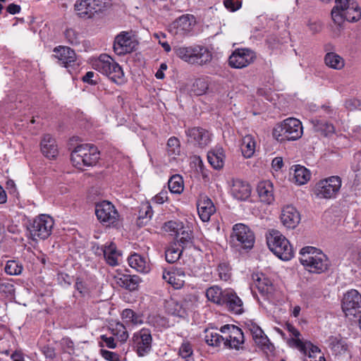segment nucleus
<instances>
[{"label": "nucleus", "mask_w": 361, "mask_h": 361, "mask_svg": "<svg viewBox=\"0 0 361 361\" xmlns=\"http://www.w3.org/2000/svg\"><path fill=\"white\" fill-rule=\"evenodd\" d=\"M328 346L335 355H341L348 350V345L345 340L338 336L329 338Z\"/></svg>", "instance_id": "37"}, {"label": "nucleus", "mask_w": 361, "mask_h": 361, "mask_svg": "<svg viewBox=\"0 0 361 361\" xmlns=\"http://www.w3.org/2000/svg\"><path fill=\"white\" fill-rule=\"evenodd\" d=\"M269 249L279 259L288 261L294 256L289 240L279 231L271 230L267 235Z\"/></svg>", "instance_id": "5"}, {"label": "nucleus", "mask_w": 361, "mask_h": 361, "mask_svg": "<svg viewBox=\"0 0 361 361\" xmlns=\"http://www.w3.org/2000/svg\"><path fill=\"white\" fill-rule=\"evenodd\" d=\"M31 238L33 241L37 243L45 240V214H41L37 219H35L32 224L28 227Z\"/></svg>", "instance_id": "24"}, {"label": "nucleus", "mask_w": 361, "mask_h": 361, "mask_svg": "<svg viewBox=\"0 0 361 361\" xmlns=\"http://www.w3.org/2000/svg\"><path fill=\"white\" fill-rule=\"evenodd\" d=\"M129 266L140 273L147 274L150 271V265L146 257L137 253L132 254L128 258Z\"/></svg>", "instance_id": "30"}, {"label": "nucleus", "mask_w": 361, "mask_h": 361, "mask_svg": "<svg viewBox=\"0 0 361 361\" xmlns=\"http://www.w3.org/2000/svg\"><path fill=\"white\" fill-rule=\"evenodd\" d=\"M185 134L190 142L200 147L207 146L211 141L209 132L201 127L188 128Z\"/></svg>", "instance_id": "19"}, {"label": "nucleus", "mask_w": 361, "mask_h": 361, "mask_svg": "<svg viewBox=\"0 0 361 361\" xmlns=\"http://www.w3.org/2000/svg\"><path fill=\"white\" fill-rule=\"evenodd\" d=\"M197 212L200 219L204 222L209 221L212 214L216 211L215 206L212 201L207 197H201L197 202Z\"/></svg>", "instance_id": "26"}, {"label": "nucleus", "mask_w": 361, "mask_h": 361, "mask_svg": "<svg viewBox=\"0 0 361 361\" xmlns=\"http://www.w3.org/2000/svg\"><path fill=\"white\" fill-rule=\"evenodd\" d=\"M314 127L316 131L321 132L325 136L334 132V126L324 121H315L314 122Z\"/></svg>", "instance_id": "48"}, {"label": "nucleus", "mask_w": 361, "mask_h": 361, "mask_svg": "<svg viewBox=\"0 0 361 361\" xmlns=\"http://www.w3.org/2000/svg\"><path fill=\"white\" fill-rule=\"evenodd\" d=\"M182 253V249L180 248V245L174 243L171 245L165 252L166 260L169 263H174L179 259Z\"/></svg>", "instance_id": "45"}, {"label": "nucleus", "mask_w": 361, "mask_h": 361, "mask_svg": "<svg viewBox=\"0 0 361 361\" xmlns=\"http://www.w3.org/2000/svg\"><path fill=\"white\" fill-rule=\"evenodd\" d=\"M204 340L209 345L218 347L224 343V334L220 335L213 329H206Z\"/></svg>", "instance_id": "42"}, {"label": "nucleus", "mask_w": 361, "mask_h": 361, "mask_svg": "<svg viewBox=\"0 0 361 361\" xmlns=\"http://www.w3.org/2000/svg\"><path fill=\"white\" fill-rule=\"evenodd\" d=\"M311 172L309 169L301 165L294 166L293 180L298 185L306 184L311 178Z\"/></svg>", "instance_id": "36"}, {"label": "nucleus", "mask_w": 361, "mask_h": 361, "mask_svg": "<svg viewBox=\"0 0 361 361\" xmlns=\"http://www.w3.org/2000/svg\"><path fill=\"white\" fill-rule=\"evenodd\" d=\"M195 25V18L190 15H184L173 21L169 26V32L173 35L183 37L189 33Z\"/></svg>", "instance_id": "17"}, {"label": "nucleus", "mask_w": 361, "mask_h": 361, "mask_svg": "<svg viewBox=\"0 0 361 361\" xmlns=\"http://www.w3.org/2000/svg\"><path fill=\"white\" fill-rule=\"evenodd\" d=\"M287 330L290 338L288 341V345L298 349L306 356L309 360L306 361H326L324 354L319 348L310 341L301 338L300 331L293 325L287 324Z\"/></svg>", "instance_id": "2"}, {"label": "nucleus", "mask_w": 361, "mask_h": 361, "mask_svg": "<svg viewBox=\"0 0 361 361\" xmlns=\"http://www.w3.org/2000/svg\"><path fill=\"white\" fill-rule=\"evenodd\" d=\"M257 192L262 202L269 204L274 202V185L270 180L259 182L257 186Z\"/></svg>", "instance_id": "28"}, {"label": "nucleus", "mask_w": 361, "mask_h": 361, "mask_svg": "<svg viewBox=\"0 0 361 361\" xmlns=\"http://www.w3.org/2000/svg\"><path fill=\"white\" fill-rule=\"evenodd\" d=\"M181 152L180 142L176 137H171L166 144V153L170 161H174Z\"/></svg>", "instance_id": "38"}, {"label": "nucleus", "mask_w": 361, "mask_h": 361, "mask_svg": "<svg viewBox=\"0 0 361 361\" xmlns=\"http://www.w3.org/2000/svg\"><path fill=\"white\" fill-rule=\"evenodd\" d=\"M224 334V345L229 349H243L244 335L242 330L232 324H226L220 328Z\"/></svg>", "instance_id": "10"}, {"label": "nucleus", "mask_w": 361, "mask_h": 361, "mask_svg": "<svg viewBox=\"0 0 361 361\" xmlns=\"http://www.w3.org/2000/svg\"><path fill=\"white\" fill-rule=\"evenodd\" d=\"M99 159V152L93 145H78L71 152L72 165L80 170L95 165Z\"/></svg>", "instance_id": "4"}, {"label": "nucleus", "mask_w": 361, "mask_h": 361, "mask_svg": "<svg viewBox=\"0 0 361 361\" xmlns=\"http://www.w3.org/2000/svg\"><path fill=\"white\" fill-rule=\"evenodd\" d=\"M127 326L121 322H116L110 324L109 330L113 336H116L121 342H125L128 338Z\"/></svg>", "instance_id": "39"}, {"label": "nucleus", "mask_w": 361, "mask_h": 361, "mask_svg": "<svg viewBox=\"0 0 361 361\" xmlns=\"http://www.w3.org/2000/svg\"><path fill=\"white\" fill-rule=\"evenodd\" d=\"M324 61L327 66L336 70H341L345 66L344 59L335 52L327 53Z\"/></svg>", "instance_id": "40"}, {"label": "nucleus", "mask_w": 361, "mask_h": 361, "mask_svg": "<svg viewBox=\"0 0 361 361\" xmlns=\"http://www.w3.org/2000/svg\"><path fill=\"white\" fill-rule=\"evenodd\" d=\"M121 319L123 324L128 328H133L143 323L142 315L137 314L131 309L123 310Z\"/></svg>", "instance_id": "32"}, {"label": "nucleus", "mask_w": 361, "mask_h": 361, "mask_svg": "<svg viewBox=\"0 0 361 361\" xmlns=\"http://www.w3.org/2000/svg\"><path fill=\"white\" fill-rule=\"evenodd\" d=\"M341 306L346 316H355L361 312V294L355 289L348 290L343 295Z\"/></svg>", "instance_id": "13"}, {"label": "nucleus", "mask_w": 361, "mask_h": 361, "mask_svg": "<svg viewBox=\"0 0 361 361\" xmlns=\"http://www.w3.org/2000/svg\"><path fill=\"white\" fill-rule=\"evenodd\" d=\"M217 271L221 280L226 281L230 279V268L226 263L220 264L217 268Z\"/></svg>", "instance_id": "56"}, {"label": "nucleus", "mask_w": 361, "mask_h": 361, "mask_svg": "<svg viewBox=\"0 0 361 361\" xmlns=\"http://www.w3.org/2000/svg\"><path fill=\"white\" fill-rule=\"evenodd\" d=\"M61 344L64 350L68 354H71L74 351V343L69 338H63Z\"/></svg>", "instance_id": "61"}, {"label": "nucleus", "mask_w": 361, "mask_h": 361, "mask_svg": "<svg viewBox=\"0 0 361 361\" xmlns=\"http://www.w3.org/2000/svg\"><path fill=\"white\" fill-rule=\"evenodd\" d=\"M101 340L104 345L109 348H115L116 343H115L114 338L112 336H107L106 335L101 336Z\"/></svg>", "instance_id": "63"}, {"label": "nucleus", "mask_w": 361, "mask_h": 361, "mask_svg": "<svg viewBox=\"0 0 361 361\" xmlns=\"http://www.w3.org/2000/svg\"><path fill=\"white\" fill-rule=\"evenodd\" d=\"M114 279L119 286L130 291L137 290L140 283L142 282L141 278L137 275H128L121 273L114 276Z\"/></svg>", "instance_id": "25"}, {"label": "nucleus", "mask_w": 361, "mask_h": 361, "mask_svg": "<svg viewBox=\"0 0 361 361\" xmlns=\"http://www.w3.org/2000/svg\"><path fill=\"white\" fill-rule=\"evenodd\" d=\"M230 238L233 245L243 249H251L255 241L252 231L243 224H236L233 226Z\"/></svg>", "instance_id": "8"}, {"label": "nucleus", "mask_w": 361, "mask_h": 361, "mask_svg": "<svg viewBox=\"0 0 361 361\" xmlns=\"http://www.w3.org/2000/svg\"><path fill=\"white\" fill-rule=\"evenodd\" d=\"M221 307H225L229 312L235 314H240L243 312V302L236 293L231 288H226L224 302Z\"/></svg>", "instance_id": "18"}, {"label": "nucleus", "mask_w": 361, "mask_h": 361, "mask_svg": "<svg viewBox=\"0 0 361 361\" xmlns=\"http://www.w3.org/2000/svg\"><path fill=\"white\" fill-rule=\"evenodd\" d=\"M104 7L103 0H77L75 9L81 18H91Z\"/></svg>", "instance_id": "15"}, {"label": "nucleus", "mask_w": 361, "mask_h": 361, "mask_svg": "<svg viewBox=\"0 0 361 361\" xmlns=\"http://www.w3.org/2000/svg\"><path fill=\"white\" fill-rule=\"evenodd\" d=\"M225 293L226 289L222 290L219 286L214 285L206 290L205 296L209 302L218 306H221L224 302Z\"/></svg>", "instance_id": "33"}, {"label": "nucleus", "mask_w": 361, "mask_h": 361, "mask_svg": "<svg viewBox=\"0 0 361 361\" xmlns=\"http://www.w3.org/2000/svg\"><path fill=\"white\" fill-rule=\"evenodd\" d=\"M177 242L180 246H186L192 242V231L189 229H185L184 227L182 231L176 237Z\"/></svg>", "instance_id": "52"}, {"label": "nucleus", "mask_w": 361, "mask_h": 361, "mask_svg": "<svg viewBox=\"0 0 361 361\" xmlns=\"http://www.w3.org/2000/svg\"><path fill=\"white\" fill-rule=\"evenodd\" d=\"M255 286L259 292L268 300L273 302L276 292L271 281L262 273H257L252 276Z\"/></svg>", "instance_id": "16"}, {"label": "nucleus", "mask_w": 361, "mask_h": 361, "mask_svg": "<svg viewBox=\"0 0 361 361\" xmlns=\"http://www.w3.org/2000/svg\"><path fill=\"white\" fill-rule=\"evenodd\" d=\"M58 147L55 140L47 137V159H54L58 155Z\"/></svg>", "instance_id": "53"}, {"label": "nucleus", "mask_w": 361, "mask_h": 361, "mask_svg": "<svg viewBox=\"0 0 361 361\" xmlns=\"http://www.w3.org/2000/svg\"><path fill=\"white\" fill-rule=\"evenodd\" d=\"M54 56L57 59L60 63L68 68L75 63L76 55L75 51L67 47H58L54 49Z\"/></svg>", "instance_id": "22"}, {"label": "nucleus", "mask_w": 361, "mask_h": 361, "mask_svg": "<svg viewBox=\"0 0 361 361\" xmlns=\"http://www.w3.org/2000/svg\"><path fill=\"white\" fill-rule=\"evenodd\" d=\"M153 215L152 207L149 203L142 204L139 210V219L149 220Z\"/></svg>", "instance_id": "54"}, {"label": "nucleus", "mask_w": 361, "mask_h": 361, "mask_svg": "<svg viewBox=\"0 0 361 361\" xmlns=\"http://www.w3.org/2000/svg\"><path fill=\"white\" fill-rule=\"evenodd\" d=\"M183 224L182 222L170 221L164 224V229L166 232L175 237L182 231Z\"/></svg>", "instance_id": "49"}, {"label": "nucleus", "mask_w": 361, "mask_h": 361, "mask_svg": "<svg viewBox=\"0 0 361 361\" xmlns=\"http://www.w3.org/2000/svg\"><path fill=\"white\" fill-rule=\"evenodd\" d=\"M23 269V267L21 263L16 260L7 261L4 267L5 272L10 276L20 275Z\"/></svg>", "instance_id": "47"}, {"label": "nucleus", "mask_w": 361, "mask_h": 361, "mask_svg": "<svg viewBox=\"0 0 361 361\" xmlns=\"http://www.w3.org/2000/svg\"><path fill=\"white\" fill-rule=\"evenodd\" d=\"M331 18L336 24L341 25L345 20V13L334 6L331 11Z\"/></svg>", "instance_id": "57"}, {"label": "nucleus", "mask_w": 361, "mask_h": 361, "mask_svg": "<svg viewBox=\"0 0 361 361\" xmlns=\"http://www.w3.org/2000/svg\"><path fill=\"white\" fill-rule=\"evenodd\" d=\"M345 20L349 22H357L361 18V10L356 2H351V6L345 12Z\"/></svg>", "instance_id": "46"}, {"label": "nucleus", "mask_w": 361, "mask_h": 361, "mask_svg": "<svg viewBox=\"0 0 361 361\" xmlns=\"http://www.w3.org/2000/svg\"><path fill=\"white\" fill-rule=\"evenodd\" d=\"M100 353H101L102 356L106 360L120 361L119 355L114 352L102 349L100 350Z\"/></svg>", "instance_id": "59"}, {"label": "nucleus", "mask_w": 361, "mask_h": 361, "mask_svg": "<svg viewBox=\"0 0 361 361\" xmlns=\"http://www.w3.org/2000/svg\"><path fill=\"white\" fill-rule=\"evenodd\" d=\"M75 287L76 290L80 293V295L83 296L88 295L91 291V288L87 285V283L80 279L77 280Z\"/></svg>", "instance_id": "58"}, {"label": "nucleus", "mask_w": 361, "mask_h": 361, "mask_svg": "<svg viewBox=\"0 0 361 361\" xmlns=\"http://www.w3.org/2000/svg\"><path fill=\"white\" fill-rule=\"evenodd\" d=\"M245 326L252 334L253 340L257 345L264 347L268 344V337L264 334V331L257 323L253 320H247L245 322Z\"/></svg>", "instance_id": "29"}, {"label": "nucleus", "mask_w": 361, "mask_h": 361, "mask_svg": "<svg viewBox=\"0 0 361 361\" xmlns=\"http://www.w3.org/2000/svg\"><path fill=\"white\" fill-rule=\"evenodd\" d=\"M256 149V141L252 135H246L242 139L240 150L243 156L249 159L251 158Z\"/></svg>", "instance_id": "35"}, {"label": "nucleus", "mask_w": 361, "mask_h": 361, "mask_svg": "<svg viewBox=\"0 0 361 361\" xmlns=\"http://www.w3.org/2000/svg\"><path fill=\"white\" fill-rule=\"evenodd\" d=\"M92 68L106 75L111 81L118 85L126 82L124 72L120 65L107 54H101L98 58L92 60Z\"/></svg>", "instance_id": "3"}, {"label": "nucleus", "mask_w": 361, "mask_h": 361, "mask_svg": "<svg viewBox=\"0 0 361 361\" xmlns=\"http://www.w3.org/2000/svg\"><path fill=\"white\" fill-rule=\"evenodd\" d=\"M303 133L302 123L295 118H288L277 124L273 130V137L280 142L296 140Z\"/></svg>", "instance_id": "6"}, {"label": "nucleus", "mask_w": 361, "mask_h": 361, "mask_svg": "<svg viewBox=\"0 0 361 361\" xmlns=\"http://www.w3.org/2000/svg\"><path fill=\"white\" fill-rule=\"evenodd\" d=\"M251 191V187L247 182L240 179L232 180L230 186V193L233 198L245 201L250 197Z\"/></svg>", "instance_id": "21"}, {"label": "nucleus", "mask_w": 361, "mask_h": 361, "mask_svg": "<svg viewBox=\"0 0 361 361\" xmlns=\"http://www.w3.org/2000/svg\"><path fill=\"white\" fill-rule=\"evenodd\" d=\"M300 262L310 273L320 274L328 270L329 261L327 256L319 249L305 246L300 250Z\"/></svg>", "instance_id": "1"}, {"label": "nucleus", "mask_w": 361, "mask_h": 361, "mask_svg": "<svg viewBox=\"0 0 361 361\" xmlns=\"http://www.w3.org/2000/svg\"><path fill=\"white\" fill-rule=\"evenodd\" d=\"M207 159L210 165L215 169H221L224 165L225 154L224 149L216 147L207 154Z\"/></svg>", "instance_id": "31"}, {"label": "nucleus", "mask_w": 361, "mask_h": 361, "mask_svg": "<svg viewBox=\"0 0 361 361\" xmlns=\"http://www.w3.org/2000/svg\"><path fill=\"white\" fill-rule=\"evenodd\" d=\"M179 355L186 360H189V358L192 357L193 354V348L191 343L188 340H184L179 348Z\"/></svg>", "instance_id": "50"}, {"label": "nucleus", "mask_w": 361, "mask_h": 361, "mask_svg": "<svg viewBox=\"0 0 361 361\" xmlns=\"http://www.w3.org/2000/svg\"><path fill=\"white\" fill-rule=\"evenodd\" d=\"M169 189L171 193L180 194L184 189L183 180L181 176H172L168 181Z\"/></svg>", "instance_id": "41"}, {"label": "nucleus", "mask_w": 361, "mask_h": 361, "mask_svg": "<svg viewBox=\"0 0 361 361\" xmlns=\"http://www.w3.org/2000/svg\"><path fill=\"white\" fill-rule=\"evenodd\" d=\"M136 46L137 42L130 33L121 32L114 39V51L117 55H125L132 52Z\"/></svg>", "instance_id": "14"}, {"label": "nucleus", "mask_w": 361, "mask_h": 361, "mask_svg": "<svg viewBox=\"0 0 361 361\" xmlns=\"http://www.w3.org/2000/svg\"><path fill=\"white\" fill-rule=\"evenodd\" d=\"M336 7L345 12L350 7L351 3L350 0H336Z\"/></svg>", "instance_id": "64"}, {"label": "nucleus", "mask_w": 361, "mask_h": 361, "mask_svg": "<svg viewBox=\"0 0 361 361\" xmlns=\"http://www.w3.org/2000/svg\"><path fill=\"white\" fill-rule=\"evenodd\" d=\"M163 279L171 285L175 289L182 288L185 283L186 274L182 269L164 270L162 275Z\"/></svg>", "instance_id": "23"}, {"label": "nucleus", "mask_w": 361, "mask_h": 361, "mask_svg": "<svg viewBox=\"0 0 361 361\" xmlns=\"http://www.w3.org/2000/svg\"><path fill=\"white\" fill-rule=\"evenodd\" d=\"M168 312L178 317H185L187 314L185 308L180 302L171 300L167 302Z\"/></svg>", "instance_id": "44"}, {"label": "nucleus", "mask_w": 361, "mask_h": 361, "mask_svg": "<svg viewBox=\"0 0 361 361\" xmlns=\"http://www.w3.org/2000/svg\"><path fill=\"white\" fill-rule=\"evenodd\" d=\"M212 59V54L209 49L201 45H194L191 64L203 66Z\"/></svg>", "instance_id": "27"}, {"label": "nucleus", "mask_w": 361, "mask_h": 361, "mask_svg": "<svg viewBox=\"0 0 361 361\" xmlns=\"http://www.w3.org/2000/svg\"><path fill=\"white\" fill-rule=\"evenodd\" d=\"M193 46L189 47H177L174 48L176 55L188 63L191 64L192 56L193 55Z\"/></svg>", "instance_id": "43"}, {"label": "nucleus", "mask_w": 361, "mask_h": 361, "mask_svg": "<svg viewBox=\"0 0 361 361\" xmlns=\"http://www.w3.org/2000/svg\"><path fill=\"white\" fill-rule=\"evenodd\" d=\"M149 322L155 328L165 329L169 326V322L165 317L159 314L152 315L149 318Z\"/></svg>", "instance_id": "51"}, {"label": "nucleus", "mask_w": 361, "mask_h": 361, "mask_svg": "<svg viewBox=\"0 0 361 361\" xmlns=\"http://www.w3.org/2000/svg\"><path fill=\"white\" fill-rule=\"evenodd\" d=\"M0 293L6 297H13L15 293L14 285L11 282L0 283Z\"/></svg>", "instance_id": "55"}, {"label": "nucleus", "mask_w": 361, "mask_h": 361, "mask_svg": "<svg viewBox=\"0 0 361 361\" xmlns=\"http://www.w3.org/2000/svg\"><path fill=\"white\" fill-rule=\"evenodd\" d=\"M341 185V178L338 176H332L317 181L312 192L317 199H334L339 193Z\"/></svg>", "instance_id": "7"}, {"label": "nucleus", "mask_w": 361, "mask_h": 361, "mask_svg": "<svg viewBox=\"0 0 361 361\" xmlns=\"http://www.w3.org/2000/svg\"><path fill=\"white\" fill-rule=\"evenodd\" d=\"M256 54L250 49L238 48L235 49L228 58V64L233 68H243L254 62Z\"/></svg>", "instance_id": "11"}, {"label": "nucleus", "mask_w": 361, "mask_h": 361, "mask_svg": "<svg viewBox=\"0 0 361 361\" xmlns=\"http://www.w3.org/2000/svg\"><path fill=\"white\" fill-rule=\"evenodd\" d=\"M95 214L98 220L106 226L114 225L118 221V213L110 202L97 204Z\"/></svg>", "instance_id": "12"}, {"label": "nucleus", "mask_w": 361, "mask_h": 361, "mask_svg": "<svg viewBox=\"0 0 361 361\" xmlns=\"http://www.w3.org/2000/svg\"><path fill=\"white\" fill-rule=\"evenodd\" d=\"M280 219L287 228H295L300 221V215L293 205H286L282 207Z\"/></svg>", "instance_id": "20"}, {"label": "nucleus", "mask_w": 361, "mask_h": 361, "mask_svg": "<svg viewBox=\"0 0 361 361\" xmlns=\"http://www.w3.org/2000/svg\"><path fill=\"white\" fill-rule=\"evenodd\" d=\"M152 336L149 329L142 328L132 336V348L137 356L144 357L152 350Z\"/></svg>", "instance_id": "9"}, {"label": "nucleus", "mask_w": 361, "mask_h": 361, "mask_svg": "<svg viewBox=\"0 0 361 361\" xmlns=\"http://www.w3.org/2000/svg\"><path fill=\"white\" fill-rule=\"evenodd\" d=\"M104 256L106 262L111 266H116L118 264L121 252L117 250L116 245L111 242L106 243L103 250Z\"/></svg>", "instance_id": "34"}, {"label": "nucleus", "mask_w": 361, "mask_h": 361, "mask_svg": "<svg viewBox=\"0 0 361 361\" xmlns=\"http://www.w3.org/2000/svg\"><path fill=\"white\" fill-rule=\"evenodd\" d=\"M168 199V192L166 190H162L160 192L156 195L152 201L157 204H163Z\"/></svg>", "instance_id": "62"}, {"label": "nucleus", "mask_w": 361, "mask_h": 361, "mask_svg": "<svg viewBox=\"0 0 361 361\" xmlns=\"http://www.w3.org/2000/svg\"><path fill=\"white\" fill-rule=\"evenodd\" d=\"M224 5L229 11L235 12L240 8L241 3L233 0H224Z\"/></svg>", "instance_id": "60"}]
</instances>
